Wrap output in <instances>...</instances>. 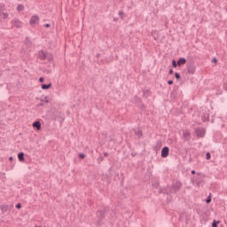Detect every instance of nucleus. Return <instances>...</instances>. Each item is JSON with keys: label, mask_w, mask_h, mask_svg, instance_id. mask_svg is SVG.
<instances>
[{"label": "nucleus", "mask_w": 227, "mask_h": 227, "mask_svg": "<svg viewBox=\"0 0 227 227\" xmlns=\"http://www.w3.org/2000/svg\"><path fill=\"white\" fill-rule=\"evenodd\" d=\"M196 134L198 137H205V129H197Z\"/></svg>", "instance_id": "obj_6"}, {"label": "nucleus", "mask_w": 227, "mask_h": 227, "mask_svg": "<svg viewBox=\"0 0 227 227\" xmlns=\"http://www.w3.org/2000/svg\"><path fill=\"white\" fill-rule=\"evenodd\" d=\"M25 43L26 45H31V40H29L28 37H26Z\"/></svg>", "instance_id": "obj_14"}, {"label": "nucleus", "mask_w": 227, "mask_h": 227, "mask_svg": "<svg viewBox=\"0 0 227 227\" xmlns=\"http://www.w3.org/2000/svg\"><path fill=\"white\" fill-rule=\"evenodd\" d=\"M172 67L174 68H176V67H178V63H176V60H172Z\"/></svg>", "instance_id": "obj_15"}, {"label": "nucleus", "mask_w": 227, "mask_h": 227, "mask_svg": "<svg viewBox=\"0 0 227 227\" xmlns=\"http://www.w3.org/2000/svg\"><path fill=\"white\" fill-rule=\"evenodd\" d=\"M192 175H196V171H195V170H192Z\"/></svg>", "instance_id": "obj_30"}, {"label": "nucleus", "mask_w": 227, "mask_h": 227, "mask_svg": "<svg viewBox=\"0 0 227 227\" xmlns=\"http://www.w3.org/2000/svg\"><path fill=\"white\" fill-rule=\"evenodd\" d=\"M0 208L1 210H3V212H6V210H8V207H6V206H1Z\"/></svg>", "instance_id": "obj_16"}, {"label": "nucleus", "mask_w": 227, "mask_h": 227, "mask_svg": "<svg viewBox=\"0 0 227 227\" xmlns=\"http://www.w3.org/2000/svg\"><path fill=\"white\" fill-rule=\"evenodd\" d=\"M40 21V18L38 17V15H33L30 18V25L33 26V24H38V22Z\"/></svg>", "instance_id": "obj_4"}, {"label": "nucleus", "mask_w": 227, "mask_h": 227, "mask_svg": "<svg viewBox=\"0 0 227 227\" xmlns=\"http://www.w3.org/2000/svg\"><path fill=\"white\" fill-rule=\"evenodd\" d=\"M187 63V60L184 58H181L177 61V67H182V65H185Z\"/></svg>", "instance_id": "obj_8"}, {"label": "nucleus", "mask_w": 227, "mask_h": 227, "mask_svg": "<svg viewBox=\"0 0 227 227\" xmlns=\"http://www.w3.org/2000/svg\"><path fill=\"white\" fill-rule=\"evenodd\" d=\"M43 81H45V78H43V77L39 78V82H43Z\"/></svg>", "instance_id": "obj_21"}, {"label": "nucleus", "mask_w": 227, "mask_h": 227, "mask_svg": "<svg viewBox=\"0 0 227 227\" xmlns=\"http://www.w3.org/2000/svg\"><path fill=\"white\" fill-rule=\"evenodd\" d=\"M210 153H207V154H206V159L207 160H210Z\"/></svg>", "instance_id": "obj_18"}, {"label": "nucleus", "mask_w": 227, "mask_h": 227, "mask_svg": "<svg viewBox=\"0 0 227 227\" xmlns=\"http://www.w3.org/2000/svg\"><path fill=\"white\" fill-rule=\"evenodd\" d=\"M210 201H212V199L210 197H208L207 200V203H210Z\"/></svg>", "instance_id": "obj_23"}, {"label": "nucleus", "mask_w": 227, "mask_h": 227, "mask_svg": "<svg viewBox=\"0 0 227 227\" xmlns=\"http://www.w3.org/2000/svg\"><path fill=\"white\" fill-rule=\"evenodd\" d=\"M16 208H18V209L22 208V204H20V203L16 204Z\"/></svg>", "instance_id": "obj_17"}, {"label": "nucleus", "mask_w": 227, "mask_h": 227, "mask_svg": "<svg viewBox=\"0 0 227 227\" xmlns=\"http://www.w3.org/2000/svg\"><path fill=\"white\" fill-rule=\"evenodd\" d=\"M32 125L37 130H40V129H42V123L40 122V121H35V122H33Z\"/></svg>", "instance_id": "obj_7"}, {"label": "nucleus", "mask_w": 227, "mask_h": 227, "mask_svg": "<svg viewBox=\"0 0 227 227\" xmlns=\"http://www.w3.org/2000/svg\"><path fill=\"white\" fill-rule=\"evenodd\" d=\"M18 12H22L24 10V5L19 4L17 7Z\"/></svg>", "instance_id": "obj_13"}, {"label": "nucleus", "mask_w": 227, "mask_h": 227, "mask_svg": "<svg viewBox=\"0 0 227 227\" xmlns=\"http://www.w3.org/2000/svg\"><path fill=\"white\" fill-rule=\"evenodd\" d=\"M214 63H217V59H213Z\"/></svg>", "instance_id": "obj_29"}, {"label": "nucleus", "mask_w": 227, "mask_h": 227, "mask_svg": "<svg viewBox=\"0 0 227 227\" xmlns=\"http://www.w3.org/2000/svg\"><path fill=\"white\" fill-rule=\"evenodd\" d=\"M84 157H86V155H84V153H80L79 154V158L80 159H84Z\"/></svg>", "instance_id": "obj_19"}, {"label": "nucleus", "mask_w": 227, "mask_h": 227, "mask_svg": "<svg viewBox=\"0 0 227 227\" xmlns=\"http://www.w3.org/2000/svg\"><path fill=\"white\" fill-rule=\"evenodd\" d=\"M51 120H58V114L56 113H50Z\"/></svg>", "instance_id": "obj_11"}, {"label": "nucleus", "mask_w": 227, "mask_h": 227, "mask_svg": "<svg viewBox=\"0 0 227 227\" xmlns=\"http://www.w3.org/2000/svg\"><path fill=\"white\" fill-rule=\"evenodd\" d=\"M38 58L39 59H42V61L47 59V51H43V50L39 51Z\"/></svg>", "instance_id": "obj_2"}, {"label": "nucleus", "mask_w": 227, "mask_h": 227, "mask_svg": "<svg viewBox=\"0 0 227 227\" xmlns=\"http://www.w3.org/2000/svg\"><path fill=\"white\" fill-rule=\"evenodd\" d=\"M212 226L213 227H217V222L214 221L213 223H212Z\"/></svg>", "instance_id": "obj_22"}, {"label": "nucleus", "mask_w": 227, "mask_h": 227, "mask_svg": "<svg viewBox=\"0 0 227 227\" xmlns=\"http://www.w3.org/2000/svg\"><path fill=\"white\" fill-rule=\"evenodd\" d=\"M168 84H169V85L173 84V81L168 80Z\"/></svg>", "instance_id": "obj_25"}, {"label": "nucleus", "mask_w": 227, "mask_h": 227, "mask_svg": "<svg viewBox=\"0 0 227 227\" xmlns=\"http://www.w3.org/2000/svg\"><path fill=\"white\" fill-rule=\"evenodd\" d=\"M4 8H5L4 4H0V19H4V20L9 17L8 12H4Z\"/></svg>", "instance_id": "obj_1"}, {"label": "nucleus", "mask_w": 227, "mask_h": 227, "mask_svg": "<svg viewBox=\"0 0 227 227\" xmlns=\"http://www.w3.org/2000/svg\"><path fill=\"white\" fill-rule=\"evenodd\" d=\"M44 102H45L46 104H49V99H47V98H44Z\"/></svg>", "instance_id": "obj_26"}, {"label": "nucleus", "mask_w": 227, "mask_h": 227, "mask_svg": "<svg viewBox=\"0 0 227 227\" xmlns=\"http://www.w3.org/2000/svg\"><path fill=\"white\" fill-rule=\"evenodd\" d=\"M9 160H10V162H12V161H13V157L11 156V157L9 158Z\"/></svg>", "instance_id": "obj_27"}, {"label": "nucleus", "mask_w": 227, "mask_h": 227, "mask_svg": "<svg viewBox=\"0 0 227 227\" xmlns=\"http://www.w3.org/2000/svg\"><path fill=\"white\" fill-rule=\"evenodd\" d=\"M44 26H45V27H51V24H49V23H46Z\"/></svg>", "instance_id": "obj_24"}, {"label": "nucleus", "mask_w": 227, "mask_h": 227, "mask_svg": "<svg viewBox=\"0 0 227 227\" xmlns=\"http://www.w3.org/2000/svg\"><path fill=\"white\" fill-rule=\"evenodd\" d=\"M169 155V147L165 146L161 150V157L166 158Z\"/></svg>", "instance_id": "obj_5"}, {"label": "nucleus", "mask_w": 227, "mask_h": 227, "mask_svg": "<svg viewBox=\"0 0 227 227\" xmlns=\"http://www.w3.org/2000/svg\"><path fill=\"white\" fill-rule=\"evenodd\" d=\"M51 86H52V83H48V84L43 83L41 85V88L42 90H49Z\"/></svg>", "instance_id": "obj_10"}, {"label": "nucleus", "mask_w": 227, "mask_h": 227, "mask_svg": "<svg viewBox=\"0 0 227 227\" xmlns=\"http://www.w3.org/2000/svg\"><path fill=\"white\" fill-rule=\"evenodd\" d=\"M18 159L20 160V162H24V153L20 152L18 153Z\"/></svg>", "instance_id": "obj_9"}, {"label": "nucleus", "mask_w": 227, "mask_h": 227, "mask_svg": "<svg viewBox=\"0 0 227 227\" xmlns=\"http://www.w3.org/2000/svg\"><path fill=\"white\" fill-rule=\"evenodd\" d=\"M12 26H14V27H17L18 29H20V27H22V22L18 19L12 20Z\"/></svg>", "instance_id": "obj_3"}, {"label": "nucleus", "mask_w": 227, "mask_h": 227, "mask_svg": "<svg viewBox=\"0 0 227 227\" xmlns=\"http://www.w3.org/2000/svg\"><path fill=\"white\" fill-rule=\"evenodd\" d=\"M35 227H42V226H35Z\"/></svg>", "instance_id": "obj_32"}, {"label": "nucleus", "mask_w": 227, "mask_h": 227, "mask_svg": "<svg viewBox=\"0 0 227 227\" xmlns=\"http://www.w3.org/2000/svg\"><path fill=\"white\" fill-rule=\"evenodd\" d=\"M43 106V103H40L39 105H38V106L40 107V106Z\"/></svg>", "instance_id": "obj_31"}, {"label": "nucleus", "mask_w": 227, "mask_h": 227, "mask_svg": "<svg viewBox=\"0 0 227 227\" xmlns=\"http://www.w3.org/2000/svg\"><path fill=\"white\" fill-rule=\"evenodd\" d=\"M168 74H169L170 75L173 74V69H170L169 72H168Z\"/></svg>", "instance_id": "obj_28"}, {"label": "nucleus", "mask_w": 227, "mask_h": 227, "mask_svg": "<svg viewBox=\"0 0 227 227\" xmlns=\"http://www.w3.org/2000/svg\"><path fill=\"white\" fill-rule=\"evenodd\" d=\"M184 137H190L191 133L188 130L184 131L183 133Z\"/></svg>", "instance_id": "obj_12"}, {"label": "nucleus", "mask_w": 227, "mask_h": 227, "mask_svg": "<svg viewBox=\"0 0 227 227\" xmlns=\"http://www.w3.org/2000/svg\"><path fill=\"white\" fill-rule=\"evenodd\" d=\"M175 76H176V79H180V74L176 73V74H175Z\"/></svg>", "instance_id": "obj_20"}]
</instances>
